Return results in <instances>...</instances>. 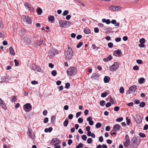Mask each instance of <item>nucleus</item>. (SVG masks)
Segmentation results:
<instances>
[{"label":"nucleus","mask_w":148,"mask_h":148,"mask_svg":"<svg viewBox=\"0 0 148 148\" xmlns=\"http://www.w3.org/2000/svg\"><path fill=\"white\" fill-rule=\"evenodd\" d=\"M73 55V52L71 48L68 47L65 50L64 56L67 59L69 60L71 59Z\"/></svg>","instance_id":"f257e3e1"},{"label":"nucleus","mask_w":148,"mask_h":148,"mask_svg":"<svg viewBox=\"0 0 148 148\" xmlns=\"http://www.w3.org/2000/svg\"><path fill=\"white\" fill-rule=\"evenodd\" d=\"M77 73V69L74 67L69 68L67 71V73L68 75L70 76H73L76 75Z\"/></svg>","instance_id":"f03ea898"},{"label":"nucleus","mask_w":148,"mask_h":148,"mask_svg":"<svg viewBox=\"0 0 148 148\" xmlns=\"http://www.w3.org/2000/svg\"><path fill=\"white\" fill-rule=\"evenodd\" d=\"M59 24L61 27L67 28L71 25V23L68 21L61 20L59 22Z\"/></svg>","instance_id":"7ed1b4c3"},{"label":"nucleus","mask_w":148,"mask_h":148,"mask_svg":"<svg viewBox=\"0 0 148 148\" xmlns=\"http://www.w3.org/2000/svg\"><path fill=\"white\" fill-rule=\"evenodd\" d=\"M23 110L26 112H30L32 109V106L29 103H27L23 106Z\"/></svg>","instance_id":"20e7f679"},{"label":"nucleus","mask_w":148,"mask_h":148,"mask_svg":"<svg viewBox=\"0 0 148 148\" xmlns=\"http://www.w3.org/2000/svg\"><path fill=\"white\" fill-rule=\"evenodd\" d=\"M139 138H140L139 137L137 138L133 137L131 140V143H132L137 145H139L140 142V140Z\"/></svg>","instance_id":"39448f33"},{"label":"nucleus","mask_w":148,"mask_h":148,"mask_svg":"<svg viewBox=\"0 0 148 148\" xmlns=\"http://www.w3.org/2000/svg\"><path fill=\"white\" fill-rule=\"evenodd\" d=\"M61 143V141L58 138H53L51 141V143L52 145L54 143V145L56 146L57 145H59Z\"/></svg>","instance_id":"423d86ee"},{"label":"nucleus","mask_w":148,"mask_h":148,"mask_svg":"<svg viewBox=\"0 0 148 148\" xmlns=\"http://www.w3.org/2000/svg\"><path fill=\"white\" fill-rule=\"evenodd\" d=\"M143 116L142 115L138 114L135 119L137 123L139 124L142 122Z\"/></svg>","instance_id":"0eeeda50"},{"label":"nucleus","mask_w":148,"mask_h":148,"mask_svg":"<svg viewBox=\"0 0 148 148\" xmlns=\"http://www.w3.org/2000/svg\"><path fill=\"white\" fill-rule=\"evenodd\" d=\"M126 141L123 143L124 146L126 147H127L130 145V139L128 135L126 134L125 137Z\"/></svg>","instance_id":"6e6552de"},{"label":"nucleus","mask_w":148,"mask_h":148,"mask_svg":"<svg viewBox=\"0 0 148 148\" xmlns=\"http://www.w3.org/2000/svg\"><path fill=\"white\" fill-rule=\"evenodd\" d=\"M43 42V41L42 40H37L34 42L33 45L35 47H36L42 45Z\"/></svg>","instance_id":"1a4fd4ad"},{"label":"nucleus","mask_w":148,"mask_h":148,"mask_svg":"<svg viewBox=\"0 0 148 148\" xmlns=\"http://www.w3.org/2000/svg\"><path fill=\"white\" fill-rule=\"evenodd\" d=\"M137 89L136 86V85H134L131 86L130 87L128 93L129 94L135 92Z\"/></svg>","instance_id":"9d476101"},{"label":"nucleus","mask_w":148,"mask_h":148,"mask_svg":"<svg viewBox=\"0 0 148 148\" xmlns=\"http://www.w3.org/2000/svg\"><path fill=\"white\" fill-rule=\"evenodd\" d=\"M0 105L5 110L7 109L6 104L4 101L0 98Z\"/></svg>","instance_id":"9b49d317"},{"label":"nucleus","mask_w":148,"mask_h":148,"mask_svg":"<svg viewBox=\"0 0 148 148\" xmlns=\"http://www.w3.org/2000/svg\"><path fill=\"white\" fill-rule=\"evenodd\" d=\"M22 40H24L28 44L30 45L32 43L31 40L28 37H22Z\"/></svg>","instance_id":"f8f14e48"},{"label":"nucleus","mask_w":148,"mask_h":148,"mask_svg":"<svg viewBox=\"0 0 148 148\" xmlns=\"http://www.w3.org/2000/svg\"><path fill=\"white\" fill-rule=\"evenodd\" d=\"M121 128L120 125L119 124H116L114 126L112 131H118L120 130Z\"/></svg>","instance_id":"ddd939ff"},{"label":"nucleus","mask_w":148,"mask_h":148,"mask_svg":"<svg viewBox=\"0 0 148 148\" xmlns=\"http://www.w3.org/2000/svg\"><path fill=\"white\" fill-rule=\"evenodd\" d=\"M27 134L28 136L32 139H34V136L32 135V129H28Z\"/></svg>","instance_id":"4468645a"},{"label":"nucleus","mask_w":148,"mask_h":148,"mask_svg":"<svg viewBox=\"0 0 148 148\" xmlns=\"http://www.w3.org/2000/svg\"><path fill=\"white\" fill-rule=\"evenodd\" d=\"M50 53L51 55H55L58 53V50L55 48H51L50 50Z\"/></svg>","instance_id":"2eb2a0df"},{"label":"nucleus","mask_w":148,"mask_h":148,"mask_svg":"<svg viewBox=\"0 0 148 148\" xmlns=\"http://www.w3.org/2000/svg\"><path fill=\"white\" fill-rule=\"evenodd\" d=\"M120 8V7L119 6H117L115 5L111 6L109 8L111 10L113 11L117 10H119Z\"/></svg>","instance_id":"dca6fc26"},{"label":"nucleus","mask_w":148,"mask_h":148,"mask_svg":"<svg viewBox=\"0 0 148 148\" xmlns=\"http://www.w3.org/2000/svg\"><path fill=\"white\" fill-rule=\"evenodd\" d=\"M114 53H116L119 57H121L122 56V53L121 52V50L119 49H118L114 51L113 55H115Z\"/></svg>","instance_id":"f3484780"},{"label":"nucleus","mask_w":148,"mask_h":148,"mask_svg":"<svg viewBox=\"0 0 148 148\" xmlns=\"http://www.w3.org/2000/svg\"><path fill=\"white\" fill-rule=\"evenodd\" d=\"M32 69L37 72H40L41 71V69L38 66L36 65H34L32 67Z\"/></svg>","instance_id":"a211bd4d"},{"label":"nucleus","mask_w":148,"mask_h":148,"mask_svg":"<svg viewBox=\"0 0 148 148\" xmlns=\"http://www.w3.org/2000/svg\"><path fill=\"white\" fill-rule=\"evenodd\" d=\"M92 118L91 116L88 117L87 119V121H88L89 124L92 125L94 123V121L92 120Z\"/></svg>","instance_id":"6ab92c4d"},{"label":"nucleus","mask_w":148,"mask_h":148,"mask_svg":"<svg viewBox=\"0 0 148 148\" xmlns=\"http://www.w3.org/2000/svg\"><path fill=\"white\" fill-rule=\"evenodd\" d=\"M112 58V56L111 55H110L108 57L103 58V60L105 62H108L111 60Z\"/></svg>","instance_id":"aec40b11"},{"label":"nucleus","mask_w":148,"mask_h":148,"mask_svg":"<svg viewBox=\"0 0 148 148\" xmlns=\"http://www.w3.org/2000/svg\"><path fill=\"white\" fill-rule=\"evenodd\" d=\"M24 5L26 8H28L30 10H31L33 8L32 5L28 3H25Z\"/></svg>","instance_id":"412c9836"},{"label":"nucleus","mask_w":148,"mask_h":148,"mask_svg":"<svg viewBox=\"0 0 148 148\" xmlns=\"http://www.w3.org/2000/svg\"><path fill=\"white\" fill-rule=\"evenodd\" d=\"M118 68L117 67H116L113 64L110 67V70L112 71H116Z\"/></svg>","instance_id":"4be33fe9"},{"label":"nucleus","mask_w":148,"mask_h":148,"mask_svg":"<svg viewBox=\"0 0 148 148\" xmlns=\"http://www.w3.org/2000/svg\"><path fill=\"white\" fill-rule=\"evenodd\" d=\"M110 80V77L108 76H105L104 78V82L106 83L109 82Z\"/></svg>","instance_id":"5701e85b"},{"label":"nucleus","mask_w":148,"mask_h":148,"mask_svg":"<svg viewBox=\"0 0 148 148\" xmlns=\"http://www.w3.org/2000/svg\"><path fill=\"white\" fill-rule=\"evenodd\" d=\"M9 51L11 55L13 56H14L15 55V53L14 49L12 47H10L9 48Z\"/></svg>","instance_id":"b1692460"},{"label":"nucleus","mask_w":148,"mask_h":148,"mask_svg":"<svg viewBox=\"0 0 148 148\" xmlns=\"http://www.w3.org/2000/svg\"><path fill=\"white\" fill-rule=\"evenodd\" d=\"M145 79L143 77H141L138 79V82L140 84H143L145 82Z\"/></svg>","instance_id":"393cba45"},{"label":"nucleus","mask_w":148,"mask_h":148,"mask_svg":"<svg viewBox=\"0 0 148 148\" xmlns=\"http://www.w3.org/2000/svg\"><path fill=\"white\" fill-rule=\"evenodd\" d=\"M37 13L39 15H40L42 13V10L40 8L38 7L36 10Z\"/></svg>","instance_id":"a878e982"},{"label":"nucleus","mask_w":148,"mask_h":148,"mask_svg":"<svg viewBox=\"0 0 148 148\" xmlns=\"http://www.w3.org/2000/svg\"><path fill=\"white\" fill-rule=\"evenodd\" d=\"M84 32L85 34H88L90 33V30L88 28H85L84 29Z\"/></svg>","instance_id":"bb28decb"},{"label":"nucleus","mask_w":148,"mask_h":148,"mask_svg":"<svg viewBox=\"0 0 148 148\" xmlns=\"http://www.w3.org/2000/svg\"><path fill=\"white\" fill-rule=\"evenodd\" d=\"M56 121V117L54 116H52L51 118V122L52 123L54 124Z\"/></svg>","instance_id":"cd10ccee"},{"label":"nucleus","mask_w":148,"mask_h":148,"mask_svg":"<svg viewBox=\"0 0 148 148\" xmlns=\"http://www.w3.org/2000/svg\"><path fill=\"white\" fill-rule=\"evenodd\" d=\"M138 146V145H137L132 143H131V144L130 145V147L131 148H137Z\"/></svg>","instance_id":"c85d7f7f"},{"label":"nucleus","mask_w":148,"mask_h":148,"mask_svg":"<svg viewBox=\"0 0 148 148\" xmlns=\"http://www.w3.org/2000/svg\"><path fill=\"white\" fill-rule=\"evenodd\" d=\"M48 19L49 21L52 22L54 20V17L53 16H48Z\"/></svg>","instance_id":"c756f323"},{"label":"nucleus","mask_w":148,"mask_h":148,"mask_svg":"<svg viewBox=\"0 0 148 148\" xmlns=\"http://www.w3.org/2000/svg\"><path fill=\"white\" fill-rule=\"evenodd\" d=\"M69 123V120L67 118H66L64 121V122L63 123V125L64 127H66L68 124Z\"/></svg>","instance_id":"7c9ffc66"},{"label":"nucleus","mask_w":148,"mask_h":148,"mask_svg":"<svg viewBox=\"0 0 148 148\" xmlns=\"http://www.w3.org/2000/svg\"><path fill=\"white\" fill-rule=\"evenodd\" d=\"M25 21L28 24H30L32 23V20L30 18L29 16L27 18L26 20Z\"/></svg>","instance_id":"2f4dec72"},{"label":"nucleus","mask_w":148,"mask_h":148,"mask_svg":"<svg viewBox=\"0 0 148 148\" xmlns=\"http://www.w3.org/2000/svg\"><path fill=\"white\" fill-rule=\"evenodd\" d=\"M92 78H94L95 79H96L98 78V75L95 73H93L91 76Z\"/></svg>","instance_id":"473e14b6"},{"label":"nucleus","mask_w":148,"mask_h":148,"mask_svg":"<svg viewBox=\"0 0 148 148\" xmlns=\"http://www.w3.org/2000/svg\"><path fill=\"white\" fill-rule=\"evenodd\" d=\"M110 102L112 103V104H114L116 102V100L115 99H113L112 97H110Z\"/></svg>","instance_id":"72a5a7b5"},{"label":"nucleus","mask_w":148,"mask_h":148,"mask_svg":"<svg viewBox=\"0 0 148 148\" xmlns=\"http://www.w3.org/2000/svg\"><path fill=\"white\" fill-rule=\"evenodd\" d=\"M145 105L146 104L143 101L140 103L139 106L140 107H143L145 106Z\"/></svg>","instance_id":"f704fd0d"},{"label":"nucleus","mask_w":148,"mask_h":148,"mask_svg":"<svg viewBox=\"0 0 148 148\" xmlns=\"http://www.w3.org/2000/svg\"><path fill=\"white\" fill-rule=\"evenodd\" d=\"M2 81L3 82H6L7 81V78L5 76H3L1 78Z\"/></svg>","instance_id":"c9c22d12"},{"label":"nucleus","mask_w":148,"mask_h":148,"mask_svg":"<svg viewBox=\"0 0 148 148\" xmlns=\"http://www.w3.org/2000/svg\"><path fill=\"white\" fill-rule=\"evenodd\" d=\"M101 124L100 123H97L95 125L96 127L98 128L101 127Z\"/></svg>","instance_id":"e433bc0d"},{"label":"nucleus","mask_w":148,"mask_h":148,"mask_svg":"<svg viewBox=\"0 0 148 148\" xmlns=\"http://www.w3.org/2000/svg\"><path fill=\"white\" fill-rule=\"evenodd\" d=\"M108 95L107 92H103L101 94V96L102 97H106Z\"/></svg>","instance_id":"4c0bfd02"},{"label":"nucleus","mask_w":148,"mask_h":148,"mask_svg":"<svg viewBox=\"0 0 148 148\" xmlns=\"http://www.w3.org/2000/svg\"><path fill=\"white\" fill-rule=\"evenodd\" d=\"M51 74L52 76H55L57 75V72L56 70H53L51 71Z\"/></svg>","instance_id":"58836bf2"},{"label":"nucleus","mask_w":148,"mask_h":148,"mask_svg":"<svg viewBox=\"0 0 148 148\" xmlns=\"http://www.w3.org/2000/svg\"><path fill=\"white\" fill-rule=\"evenodd\" d=\"M139 135L141 138H144L146 137V135L144 133L142 132L140 133Z\"/></svg>","instance_id":"ea45409f"},{"label":"nucleus","mask_w":148,"mask_h":148,"mask_svg":"<svg viewBox=\"0 0 148 148\" xmlns=\"http://www.w3.org/2000/svg\"><path fill=\"white\" fill-rule=\"evenodd\" d=\"M145 42V40L144 38H142L139 40V42L140 43H144Z\"/></svg>","instance_id":"a19ab883"},{"label":"nucleus","mask_w":148,"mask_h":148,"mask_svg":"<svg viewBox=\"0 0 148 148\" xmlns=\"http://www.w3.org/2000/svg\"><path fill=\"white\" fill-rule=\"evenodd\" d=\"M92 48L94 50H97L98 48L97 47L95 44H93L92 45Z\"/></svg>","instance_id":"79ce46f5"},{"label":"nucleus","mask_w":148,"mask_h":148,"mask_svg":"<svg viewBox=\"0 0 148 148\" xmlns=\"http://www.w3.org/2000/svg\"><path fill=\"white\" fill-rule=\"evenodd\" d=\"M105 103V101L103 100H101L100 102V104L101 106H104Z\"/></svg>","instance_id":"37998d69"},{"label":"nucleus","mask_w":148,"mask_h":148,"mask_svg":"<svg viewBox=\"0 0 148 148\" xmlns=\"http://www.w3.org/2000/svg\"><path fill=\"white\" fill-rule=\"evenodd\" d=\"M83 42H79V43L77 44L76 46V47L77 48H80L83 45Z\"/></svg>","instance_id":"c03bdc74"},{"label":"nucleus","mask_w":148,"mask_h":148,"mask_svg":"<svg viewBox=\"0 0 148 148\" xmlns=\"http://www.w3.org/2000/svg\"><path fill=\"white\" fill-rule=\"evenodd\" d=\"M108 45L109 48H111L113 47V44L112 42H110L108 43Z\"/></svg>","instance_id":"a18cd8bd"},{"label":"nucleus","mask_w":148,"mask_h":148,"mask_svg":"<svg viewBox=\"0 0 148 148\" xmlns=\"http://www.w3.org/2000/svg\"><path fill=\"white\" fill-rule=\"evenodd\" d=\"M126 123L128 125H129L131 123L130 119H128L127 117L126 118Z\"/></svg>","instance_id":"49530a36"},{"label":"nucleus","mask_w":148,"mask_h":148,"mask_svg":"<svg viewBox=\"0 0 148 148\" xmlns=\"http://www.w3.org/2000/svg\"><path fill=\"white\" fill-rule=\"evenodd\" d=\"M134 103L135 104H138L140 103V101L138 99H136L134 101Z\"/></svg>","instance_id":"de8ad7c7"},{"label":"nucleus","mask_w":148,"mask_h":148,"mask_svg":"<svg viewBox=\"0 0 148 148\" xmlns=\"http://www.w3.org/2000/svg\"><path fill=\"white\" fill-rule=\"evenodd\" d=\"M69 11L67 10H64L63 13L62 14L64 16H65L69 14Z\"/></svg>","instance_id":"09e8293b"},{"label":"nucleus","mask_w":148,"mask_h":148,"mask_svg":"<svg viewBox=\"0 0 148 148\" xmlns=\"http://www.w3.org/2000/svg\"><path fill=\"white\" fill-rule=\"evenodd\" d=\"M70 86V83H67L65 84V86L64 87L65 88L68 89L69 87Z\"/></svg>","instance_id":"8fccbe9b"},{"label":"nucleus","mask_w":148,"mask_h":148,"mask_svg":"<svg viewBox=\"0 0 148 148\" xmlns=\"http://www.w3.org/2000/svg\"><path fill=\"white\" fill-rule=\"evenodd\" d=\"M16 100V97L15 96H14L11 100V101L12 102H15Z\"/></svg>","instance_id":"3c124183"},{"label":"nucleus","mask_w":148,"mask_h":148,"mask_svg":"<svg viewBox=\"0 0 148 148\" xmlns=\"http://www.w3.org/2000/svg\"><path fill=\"white\" fill-rule=\"evenodd\" d=\"M92 139L91 138H89L87 140V142L88 144H90L92 143Z\"/></svg>","instance_id":"603ef678"},{"label":"nucleus","mask_w":148,"mask_h":148,"mask_svg":"<svg viewBox=\"0 0 148 148\" xmlns=\"http://www.w3.org/2000/svg\"><path fill=\"white\" fill-rule=\"evenodd\" d=\"M119 92L121 93H123L124 92V89L123 87H121L119 89Z\"/></svg>","instance_id":"864d4df0"},{"label":"nucleus","mask_w":148,"mask_h":148,"mask_svg":"<svg viewBox=\"0 0 148 148\" xmlns=\"http://www.w3.org/2000/svg\"><path fill=\"white\" fill-rule=\"evenodd\" d=\"M83 147V144L82 143H80L77 145L76 147V148H81Z\"/></svg>","instance_id":"5fc2aeb1"},{"label":"nucleus","mask_w":148,"mask_h":148,"mask_svg":"<svg viewBox=\"0 0 148 148\" xmlns=\"http://www.w3.org/2000/svg\"><path fill=\"white\" fill-rule=\"evenodd\" d=\"M28 16H25V15H22V18L23 19V21H25L26 20L27 18V17H28Z\"/></svg>","instance_id":"6e6d98bb"},{"label":"nucleus","mask_w":148,"mask_h":148,"mask_svg":"<svg viewBox=\"0 0 148 148\" xmlns=\"http://www.w3.org/2000/svg\"><path fill=\"white\" fill-rule=\"evenodd\" d=\"M82 139L83 140H86L87 139V137L86 135H83L82 136Z\"/></svg>","instance_id":"4d7b16f0"},{"label":"nucleus","mask_w":148,"mask_h":148,"mask_svg":"<svg viewBox=\"0 0 148 148\" xmlns=\"http://www.w3.org/2000/svg\"><path fill=\"white\" fill-rule=\"evenodd\" d=\"M123 118L122 117H120L116 119V121L117 122H121L123 121Z\"/></svg>","instance_id":"13d9d810"},{"label":"nucleus","mask_w":148,"mask_h":148,"mask_svg":"<svg viewBox=\"0 0 148 148\" xmlns=\"http://www.w3.org/2000/svg\"><path fill=\"white\" fill-rule=\"evenodd\" d=\"M83 119L81 118H78V122L79 123H81L83 122Z\"/></svg>","instance_id":"bf43d9fd"},{"label":"nucleus","mask_w":148,"mask_h":148,"mask_svg":"<svg viewBox=\"0 0 148 148\" xmlns=\"http://www.w3.org/2000/svg\"><path fill=\"white\" fill-rule=\"evenodd\" d=\"M133 69L135 71H136L139 70V68L138 66L137 65H135L133 67Z\"/></svg>","instance_id":"052dcab7"},{"label":"nucleus","mask_w":148,"mask_h":148,"mask_svg":"<svg viewBox=\"0 0 148 148\" xmlns=\"http://www.w3.org/2000/svg\"><path fill=\"white\" fill-rule=\"evenodd\" d=\"M14 62L15 63V66H18L19 64V62L17 61L15 59L14 60Z\"/></svg>","instance_id":"680f3d73"},{"label":"nucleus","mask_w":148,"mask_h":148,"mask_svg":"<svg viewBox=\"0 0 148 148\" xmlns=\"http://www.w3.org/2000/svg\"><path fill=\"white\" fill-rule=\"evenodd\" d=\"M119 108H120L119 106H115L114 107V110L115 111H118L119 110Z\"/></svg>","instance_id":"e2e57ef3"},{"label":"nucleus","mask_w":148,"mask_h":148,"mask_svg":"<svg viewBox=\"0 0 148 148\" xmlns=\"http://www.w3.org/2000/svg\"><path fill=\"white\" fill-rule=\"evenodd\" d=\"M81 114V112H77L76 114V117L78 118L79 116Z\"/></svg>","instance_id":"0e129e2a"},{"label":"nucleus","mask_w":148,"mask_h":148,"mask_svg":"<svg viewBox=\"0 0 148 148\" xmlns=\"http://www.w3.org/2000/svg\"><path fill=\"white\" fill-rule=\"evenodd\" d=\"M113 64L115 65L116 67H117L118 68L119 67V63L117 62H115Z\"/></svg>","instance_id":"69168bd1"},{"label":"nucleus","mask_w":148,"mask_h":148,"mask_svg":"<svg viewBox=\"0 0 148 148\" xmlns=\"http://www.w3.org/2000/svg\"><path fill=\"white\" fill-rule=\"evenodd\" d=\"M136 62L138 64H141L143 62L142 60L138 59L136 60Z\"/></svg>","instance_id":"338daca9"},{"label":"nucleus","mask_w":148,"mask_h":148,"mask_svg":"<svg viewBox=\"0 0 148 148\" xmlns=\"http://www.w3.org/2000/svg\"><path fill=\"white\" fill-rule=\"evenodd\" d=\"M121 40V38L120 37L117 38L115 39V40L116 42H119Z\"/></svg>","instance_id":"774afa93"}]
</instances>
